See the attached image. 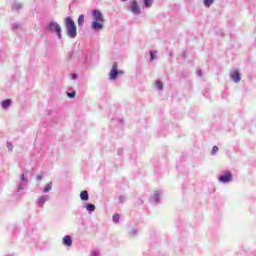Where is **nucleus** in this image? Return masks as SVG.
Instances as JSON below:
<instances>
[{"label":"nucleus","instance_id":"f257e3e1","mask_svg":"<svg viewBox=\"0 0 256 256\" xmlns=\"http://www.w3.org/2000/svg\"><path fill=\"white\" fill-rule=\"evenodd\" d=\"M92 29H95L96 31H99L100 29H103V24L105 23V19L103 18V14L99 10L92 11Z\"/></svg>","mask_w":256,"mask_h":256},{"label":"nucleus","instance_id":"f03ea898","mask_svg":"<svg viewBox=\"0 0 256 256\" xmlns=\"http://www.w3.org/2000/svg\"><path fill=\"white\" fill-rule=\"evenodd\" d=\"M65 25H66L68 36L72 38L77 37V26L75 25V22L73 21V19L67 17L65 19Z\"/></svg>","mask_w":256,"mask_h":256},{"label":"nucleus","instance_id":"7ed1b4c3","mask_svg":"<svg viewBox=\"0 0 256 256\" xmlns=\"http://www.w3.org/2000/svg\"><path fill=\"white\" fill-rule=\"evenodd\" d=\"M119 66L117 64V62H114L112 65V69L109 73V79L111 81H115V79H117V75H119V73H123V72H119Z\"/></svg>","mask_w":256,"mask_h":256},{"label":"nucleus","instance_id":"20e7f679","mask_svg":"<svg viewBox=\"0 0 256 256\" xmlns=\"http://www.w3.org/2000/svg\"><path fill=\"white\" fill-rule=\"evenodd\" d=\"M48 29L52 33H57L58 38L61 39V26L57 22H50Z\"/></svg>","mask_w":256,"mask_h":256},{"label":"nucleus","instance_id":"39448f33","mask_svg":"<svg viewBox=\"0 0 256 256\" xmlns=\"http://www.w3.org/2000/svg\"><path fill=\"white\" fill-rule=\"evenodd\" d=\"M233 179V175L230 172H226L224 175L219 177L221 183H229Z\"/></svg>","mask_w":256,"mask_h":256},{"label":"nucleus","instance_id":"423d86ee","mask_svg":"<svg viewBox=\"0 0 256 256\" xmlns=\"http://www.w3.org/2000/svg\"><path fill=\"white\" fill-rule=\"evenodd\" d=\"M131 11L134 15H139L141 13V8H139V4L135 0L131 4Z\"/></svg>","mask_w":256,"mask_h":256},{"label":"nucleus","instance_id":"0eeeda50","mask_svg":"<svg viewBox=\"0 0 256 256\" xmlns=\"http://www.w3.org/2000/svg\"><path fill=\"white\" fill-rule=\"evenodd\" d=\"M230 77L233 81H235V83H239L241 81V74L237 70L233 71Z\"/></svg>","mask_w":256,"mask_h":256},{"label":"nucleus","instance_id":"6e6552de","mask_svg":"<svg viewBox=\"0 0 256 256\" xmlns=\"http://www.w3.org/2000/svg\"><path fill=\"white\" fill-rule=\"evenodd\" d=\"M62 243L66 247H71V245H73V240L71 239V236H65L62 240Z\"/></svg>","mask_w":256,"mask_h":256},{"label":"nucleus","instance_id":"1a4fd4ad","mask_svg":"<svg viewBox=\"0 0 256 256\" xmlns=\"http://www.w3.org/2000/svg\"><path fill=\"white\" fill-rule=\"evenodd\" d=\"M80 199L82 201H89V192L87 190H84L80 193Z\"/></svg>","mask_w":256,"mask_h":256},{"label":"nucleus","instance_id":"9d476101","mask_svg":"<svg viewBox=\"0 0 256 256\" xmlns=\"http://www.w3.org/2000/svg\"><path fill=\"white\" fill-rule=\"evenodd\" d=\"M1 105L3 109H8L11 106V99H6L2 101Z\"/></svg>","mask_w":256,"mask_h":256},{"label":"nucleus","instance_id":"9b49d317","mask_svg":"<svg viewBox=\"0 0 256 256\" xmlns=\"http://www.w3.org/2000/svg\"><path fill=\"white\" fill-rule=\"evenodd\" d=\"M155 86L157 87V89H158L159 91H162V89H163V82L157 80V81L155 82Z\"/></svg>","mask_w":256,"mask_h":256},{"label":"nucleus","instance_id":"f8f14e48","mask_svg":"<svg viewBox=\"0 0 256 256\" xmlns=\"http://www.w3.org/2000/svg\"><path fill=\"white\" fill-rule=\"evenodd\" d=\"M45 201H47V197L42 196L41 198H39L38 203L40 207H43V205H45Z\"/></svg>","mask_w":256,"mask_h":256},{"label":"nucleus","instance_id":"ddd939ff","mask_svg":"<svg viewBox=\"0 0 256 256\" xmlns=\"http://www.w3.org/2000/svg\"><path fill=\"white\" fill-rule=\"evenodd\" d=\"M83 23H85V16L80 15L78 18V25L81 26Z\"/></svg>","mask_w":256,"mask_h":256},{"label":"nucleus","instance_id":"4468645a","mask_svg":"<svg viewBox=\"0 0 256 256\" xmlns=\"http://www.w3.org/2000/svg\"><path fill=\"white\" fill-rule=\"evenodd\" d=\"M52 187H53V184L51 182L47 184L46 187L44 188V193H49Z\"/></svg>","mask_w":256,"mask_h":256},{"label":"nucleus","instance_id":"2eb2a0df","mask_svg":"<svg viewBox=\"0 0 256 256\" xmlns=\"http://www.w3.org/2000/svg\"><path fill=\"white\" fill-rule=\"evenodd\" d=\"M86 209H87V211H90V213H91V212L95 211V205L87 204Z\"/></svg>","mask_w":256,"mask_h":256},{"label":"nucleus","instance_id":"dca6fc26","mask_svg":"<svg viewBox=\"0 0 256 256\" xmlns=\"http://www.w3.org/2000/svg\"><path fill=\"white\" fill-rule=\"evenodd\" d=\"M144 5L145 7H151L153 5V0H144Z\"/></svg>","mask_w":256,"mask_h":256},{"label":"nucleus","instance_id":"f3484780","mask_svg":"<svg viewBox=\"0 0 256 256\" xmlns=\"http://www.w3.org/2000/svg\"><path fill=\"white\" fill-rule=\"evenodd\" d=\"M6 147H7L8 151H13V144L11 142H7Z\"/></svg>","mask_w":256,"mask_h":256},{"label":"nucleus","instance_id":"a211bd4d","mask_svg":"<svg viewBox=\"0 0 256 256\" xmlns=\"http://www.w3.org/2000/svg\"><path fill=\"white\" fill-rule=\"evenodd\" d=\"M213 3V0H204L205 7H209Z\"/></svg>","mask_w":256,"mask_h":256},{"label":"nucleus","instance_id":"6ab92c4d","mask_svg":"<svg viewBox=\"0 0 256 256\" xmlns=\"http://www.w3.org/2000/svg\"><path fill=\"white\" fill-rule=\"evenodd\" d=\"M217 151H219V147L214 146V147L212 148L211 155H215V153H217Z\"/></svg>","mask_w":256,"mask_h":256},{"label":"nucleus","instance_id":"aec40b11","mask_svg":"<svg viewBox=\"0 0 256 256\" xmlns=\"http://www.w3.org/2000/svg\"><path fill=\"white\" fill-rule=\"evenodd\" d=\"M113 221H114L115 223H119V214H114V215H113Z\"/></svg>","mask_w":256,"mask_h":256},{"label":"nucleus","instance_id":"412c9836","mask_svg":"<svg viewBox=\"0 0 256 256\" xmlns=\"http://www.w3.org/2000/svg\"><path fill=\"white\" fill-rule=\"evenodd\" d=\"M155 60V52L150 51V61H154Z\"/></svg>","mask_w":256,"mask_h":256},{"label":"nucleus","instance_id":"4be33fe9","mask_svg":"<svg viewBox=\"0 0 256 256\" xmlns=\"http://www.w3.org/2000/svg\"><path fill=\"white\" fill-rule=\"evenodd\" d=\"M68 97H70V99H73L75 97V92L68 93Z\"/></svg>","mask_w":256,"mask_h":256},{"label":"nucleus","instance_id":"5701e85b","mask_svg":"<svg viewBox=\"0 0 256 256\" xmlns=\"http://www.w3.org/2000/svg\"><path fill=\"white\" fill-rule=\"evenodd\" d=\"M21 179H22V181H24V183H27V178H25V174L21 175Z\"/></svg>","mask_w":256,"mask_h":256},{"label":"nucleus","instance_id":"b1692460","mask_svg":"<svg viewBox=\"0 0 256 256\" xmlns=\"http://www.w3.org/2000/svg\"><path fill=\"white\" fill-rule=\"evenodd\" d=\"M36 179H37V181H41V179H43V176L38 175V176H36Z\"/></svg>","mask_w":256,"mask_h":256},{"label":"nucleus","instance_id":"393cba45","mask_svg":"<svg viewBox=\"0 0 256 256\" xmlns=\"http://www.w3.org/2000/svg\"><path fill=\"white\" fill-rule=\"evenodd\" d=\"M76 77H77V76H76V75H74V76H73V79H76Z\"/></svg>","mask_w":256,"mask_h":256},{"label":"nucleus","instance_id":"a878e982","mask_svg":"<svg viewBox=\"0 0 256 256\" xmlns=\"http://www.w3.org/2000/svg\"><path fill=\"white\" fill-rule=\"evenodd\" d=\"M155 197L157 198V197H159V195H158V194H155Z\"/></svg>","mask_w":256,"mask_h":256}]
</instances>
